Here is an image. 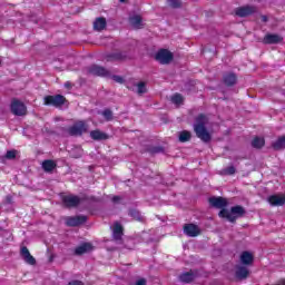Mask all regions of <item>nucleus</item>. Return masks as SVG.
<instances>
[{
  "mask_svg": "<svg viewBox=\"0 0 285 285\" xmlns=\"http://www.w3.org/2000/svg\"><path fill=\"white\" fill-rule=\"evenodd\" d=\"M195 121L196 124H194V131L196 132V137H198L200 141L208 144L213 139L210 132H208V129H206V124H208V116L205 114H199Z\"/></svg>",
  "mask_w": 285,
  "mask_h": 285,
  "instance_id": "obj_1",
  "label": "nucleus"
},
{
  "mask_svg": "<svg viewBox=\"0 0 285 285\" xmlns=\"http://www.w3.org/2000/svg\"><path fill=\"white\" fill-rule=\"evenodd\" d=\"M244 215H246V209L240 205L232 207L230 210L222 209L218 213V217L222 219H227V222H230V224H235V222H237L239 217H244Z\"/></svg>",
  "mask_w": 285,
  "mask_h": 285,
  "instance_id": "obj_2",
  "label": "nucleus"
},
{
  "mask_svg": "<svg viewBox=\"0 0 285 285\" xmlns=\"http://www.w3.org/2000/svg\"><path fill=\"white\" fill-rule=\"evenodd\" d=\"M87 75H91V77H105L110 79L111 73L106 67L99 65H91L86 68Z\"/></svg>",
  "mask_w": 285,
  "mask_h": 285,
  "instance_id": "obj_3",
  "label": "nucleus"
},
{
  "mask_svg": "<svg viewBox=\"0 0 285 285\" xmlns=\"http://www.w3.org/2000/svg\"><path fill=\"white\" fill-rule=\"evenodd\" d=\"M67 132L70 137H81V135L88 132V124L83 120L77 121L67 129Z\"/></svg>",
  "mask_w": 285,
  "mask_h": 285,
  "instance_id": "obj_4",
  "label": "nucleus"
},
{
  "mask_svg": "<svg viewBox=\"0 0 285 285\" xmlns=\"http://www.w3.org/2000/svg\"><path fill=\"white\" fill-rule=\"evenodd\" d=\"M68 99L63 95H53V96H45L43 105L45 106H53V108H61Z\"/></svg>",
  "mask_w": 285,
  "mask_h": 285,
  "instance_id": "obj_5",
  "label": "nucleus"
},
{
  "mask_svg": "<svg viewBox=\"0 0 285 285\" xmlns=\"http://www.w3.org/2000/svg\"><path fill=\"white\" fill-rule=\"evenodd\" d=\"M156 61H159L163 66H168L175 59V56L168 49H160L156 56Z\"/></svg>",
  "mask_w": 285,
  "mask_h": 285,
  "instance_id": "obj_6",
  "label": "nucleus"
},
{
  "mask_svg": "<svg viewBox=\"0 0 285 285\" xmlns=\"http://www.w3.org/2000/svg\"><path fill=\"white\" fill-rule=\"evenodd\" d=\"M10 108H11L12 115H16V117H23L26 116V112H28L26 105L17 98H14L11 101Z\"/></svg>",
  "mask_w": 285,
  "mask_h": 285,
  "instance_id": "obj_7",
  "label": "nucleus"
},
{
  "mask_svg": "<svg viewBox=\"0 0 285 285\" xmlns=\"http://www.w3.org/2000/svg\"><path fill=\"white\" fill-rule=\"evenodd\" d=\"M209 205L212 208H217L220 210H226V207L228 206V199L222 197V196H214L208 199Z\"/></svg>",
  "mask_w": 285,
  "mask_h": 285,
  "instance_id": "obj_8",
  "label": "nucleus"
},
{
  "mask_svg": "<svg viewBox=\"0 0 285 285\" xmlns=\"http://www.w3.org/2000/svg\"><path fill=\"white\" fill-rule=\"evenodd\" d=\"M86 222H88V216L83 215L71 216L66 218V225L72 228L81 226L82 224H86Z\"/></svg>",
  "mask_w": 285,
  "mask_h": 285,
  "instance_id": "obj_9",
  "label": "nucleus"
},
{
  "mask_svg": "<svg viewBox=\"0 0 285 285\" xmlns=\"http://www.w3.org/2000/svg\"><path fill=\"white\" fill-rule=\"evenodd\" d=\"M199 277V272L196 269H190L189 272H185L178 276V279L183 282V284H190L195 282Z\"/></svg>",
  "mask_w": 285,
  "mask_h": 285,
  "instance_id": "obj_10",
  "label": "nucleus"
},
{
  "mask_svg": "<svg viewBox=\"0 0 285 285\" xmlns=\"http://www.w3.org/2000/svg\"><path fill=\"white\" fill-rule=\"evenodd\" d=\"M62 204H65L66 208H77L81 204V198L76 195H67L62 197Z\"/></svg>",
  "mask_w": 285,
  "mask_h": 285,
  "instance_id": "obj_11",
  "label": "nucleus"
},
{
  "mask_svg": "<svg viewBox=\"0 0 285 285\" xmlns=\"http://www.w3.org/2000/svg\"><path fill=\"white\" fill-rule=\"evenodd\" d=\"M257 12V7L254 6H245V7H239L235 10L236 17H250V14H255Z\"/></svg>",
  "mask_w": 285,
  "mask_h": 285,
  "instance_id": "obj_12",
  "label": "nucleus"
},
{
  "mask_svg": "<svg viewBox=\"0 0 285 285\" xmlns=\"http://www.w3.org/2000/svg\"><path fill=\"white\" fill-rule=\"evenodd\" d=\"M184 233L187 237H198V235H202V229L195 224H186L184 226Z\"/></svg>",
  "mask_w": 285,
  "mask_h": 285,
  "instance_id": "obj_13",
  "label": "nucleus"
},
{
  "mask_svg": "<svg viewBox=\"0 0 285 285\" xmlns=\"http://www.w3.org/2000/svg\"><path fill=\"white\" fill-rule=\"evenodd\" d=\"M248 275H250V269L246 267V265L236 266L235 277L240 282L244 279H248Z\"/></svg>",
  "mask_w": 285,
  "mask_h": 285,
  "instance_id": "obj_14",
  "label": "nucleus"
},
{
  "mask_svg": "<svg viewBox=\"0 0 285 285\" xmlns=\"http://www.w3.org/2000/svg\"><path fill=\"white\" fill-rule=\"evenodd\" d=\"M269 206H285V195H272L267 197Z\"/></svg>",
  "mask_w": 285,
  "mask_h": 285,
  "instance_id": "obj_15",
  "label": "nucleus"
},
{
  "mask_svg": "<svg viewBox=\"0 0 285 285\" xmlns=\"http://www.w3.org/2000/svg\"><path fill=\"white\" fill-rule=\"evenodd\" d=\"M253 262H255V257L250 252L245 250L240 254V264L243 266H253Z\"/></svg>",
  "mask_w": 285,
  "mask_h": 285,
  "instance_id": "obj_16",
  "label": "nucleus"
},
{
  "mask_svg": "<svg viewBox=\"0 0 285 285\" xmlns=\"http://www.w3.org/2000/svg\"><path fill=\"white\" fill-rule=\"evenodd\" d=\"M89 135L94 139V141H106L107 139H109L108 134L99 129L91 130Z\"/></svg>",
  "mask_w": 285,
  "mask_h": 285,
  "instance_id": "obj_17",
  "label": "nucleus"
},
{
  "mask_svg": "<svg viewBox=\"0 0 285 285\" xmlns=\"http://www.w3.org/2000/svg\"><path fill=\"white\" fill-rule=\"evenodd\" d=\"M21 255H22V259H24V262L27 264H29L30 266H35V264H37V259H35V257L31 256L30 250L28 249V247H22L21 248Z\"/></svg>",
  "mask_w": 285,
  "mask_h": 285,
  "instance_id": "obj_18",
  "label": "nucleus"
},
{
  "mask_svg": "<svg viewBox=\"0 0 285 285\" xmlns=\"http://www.w3.org/2000/svg\"><path fill=\"white\" fill-rule=\"evenodd\" d=\"M112 237L116 242H121V237H124V226L121 224H114Z\"/></svg>",
  "mask_w": 285,
  "mask_h": 285,
  "instance_id": "obj_19",
  "label": "nucleus"
},
{
  "mask_svg": "<svg viewBox=\"0 0 285 285\" xmlns=\"http://www.w3.org/2000/svg\"><path fill=\"white\" fill-rule=\"evenodd\" d=\"M223 81H224L225 86L230 88V87L235 86V83H237V75H235L234 72H228L223 76Z\"/></svg>",
  "mask_w": 285,
  "mask_h": 285,
  "instance_id": "obj_20",
  "label": "nucleus"
},
{
  "mask_svg": "<svg viewBox=\"0 0 285 285\" xmlns=\"http://www.w3.org/2000/svg\"><path fill=\"white\" fill-rule=\"evenodd\" d=\"M283 38L279 35L268 33L264 37L263 43L273 45V43H282Z\"/></svg>",
  "mask_w": 285,
  "mask_h": 285,
  "instance_id": "obj_21",
  "label": "nucleus"
},
{
  "mask_svg": "<svg viewBox=\"0 0 285 285\" xmlns=\"http://www.w3.org/2000/svg\"><path fill=\"white\" fill-rule=\"evenodd\" d=\"M106 26H108V22L104 17L96 18V20L94 21V30H96V32H101V30H106Z\"/></svg>",
  "mask_w": 285,
  "mask_h": 285,
  "instance_id": "obj_22",
  "label": "nucleus"
},
{
  "mask_svg": "<svg viewBox=\"0 0 285 285\" xmlns=\"http://www.w3.org/2000/svg\"><path fill=\"white\" fill-rule=\"evenodd\" d=\"M41 166L45 173H52V170L57 168V163H55V160L47 159L42 161Z\"/></svg>",
  "mask_w": 285,
  "mask_h": 285,
  "instance_id": "obj_23",
  "label": "nucleus"
},
{
  "mask_svg": "<svg viewBox=\"0 0 285 285\" xmlns=\"http://www.w3.org/2000/svg\"><path fill=\"white\" fill-rule=\"evenodd\" d=\"M89 250H92V245L90 243H83L76 247L75 255H85V253H88Z\"/></svg>",
  "mask_w": 285,
  "mask_h": 285,
  "instance_id": "obj_24",
  "label": "nucleus"
},
{
  "mask_svg": "<svg viewBox=\"0 0 285 285\" xmlns=\"http://www.w3.org/2000/svg\"><path fill=\"white\" fill-rule=\"evenodd\" d=\"M272 148L274 150H284L285 149V135L278 137L273 144Z\"/></svg>",
  "mask_w": 285,
  "mask_h": 285,
  "instance_id": "obj_25",
  "label": "nucleus"
},
{
  "mask_svg": "<svg viewBox=\"0 0 285 285\" xmlns=\"http://www.w3.org/2000/svg\"><path fill=\"white\" fill-rule=\"evenodd\" d=\"M266 145V140L259 136H256L253 140H252V146L256 149H262L264 148V146Z\"/></svg>",
  "mask_w": 285,
  "mask_h": 285,
  "instance_id": "obj_26",
  "label": "nucleus"
},
{
  "mask_svg": "<svg viewBox=\"0 0 285 285\" xmlns=\"http://www.w3.org/2000/svg\"><path fill=\"white\" fill-rule=\"evenodd\" d=\"M129 216L132 217V219H135L136 222H146V218H144V216H141V213H139V210L137 209H130Z\"/></svg>",
  "mask_w": 285,
  "mask_h": 285,
  "instance_id": "obj_27",
  "label": "nucleus"
},
{
  "mask_svg": "<svg viewBox=\"0 0 285 285\" xmlns=\"http://www.w3.org/2000/svg\"><path fill=\"white\" fill-rule=\"evenodd\" d=\"M191 134L188 130H183L179 132L178 139L181 144H186V141H190Z\"/></svg>",
  "mask_w": 285,
  "mask_h": 285,
  "instance_id": "obj_28",
  "label": "nucleus"
},
{
  "mask_svg": "<svg viewBox=\"0 0 285 285\" xmlns=\"http://www.w3.org/2000/svg\"><path fill=\"white\" fill-rule=\"evenodd\" d=\"M129 23L134 28H139L141 26V16H134L129 18Z\"/></svg>",
  "mask_w": 285,
  "mask_h": 285,
  "instance_id": "obj_29",
  "label": "nucleus"
},
{
  "mask_svg": "<svg viewBox=\"0 0 285 285\" xmlns=\"http://www.w3.org/2000/svg\"><path fill=\"white\" fill-rule=\"evenodd\" d=\"M137 87V95H146V92H148V88H146V82L140 81L138 83H136Z\"/></svg>",
  "mask_w": 285,
  "mask_h": 285,
  "instance_id": "obj_30",
  "label": "nucleus"
},
{
  "mask_svg": "<svg viewBox=\"0 0 285 285\" xmlns=\"http://www.w3.org/2000/svg\"><path fill=\"white\" fill-rule=\"evenodd\" d=\"M124 59H126V56L122 53H114L107 57V61H124Z\"/></svg>",
  "mask_w": 285,
  "mask_h": 285,
  "instance_id": "obj_31",
  "label": "nucleus"
},
{
  "mask_svg": "<svg viewBox=\"0 0 285 285\" xmlns=\"http://www.w3.org/2000/svg\"><path fill=\"white\" fill-rule=\"evenodd\" d=\"M101 115H102L105 121H112V119H115V116H114L112 111L108 108L104 109L101 111Z\"/></svg>",
  "mask_w": 285,
  "mask_h": 285,
  "instance_id": "obj_32",
  "label": "nucleus"
},
{
  "mask_svg": "<svg viewBox=\"0 0 285 285\" xmlns=\"http://www.w3.org/2000/svg\"><path fill=\"white\" fill-rule=\"evenodd\" d=\"M147 153H149L150 155H159L160 153H164V147L161 146L148 147Z\"/></svg>",
  "mask_w": 285,
  "mask_h": 285,
  "instance_id": "obj_33",
  "label": "nucleus"
},
{
  "mask_svg": "<svg viewBox=\"0 0 285 285\" xmlns=\"http://www.w3.org/2000/svg\"><path fill=\"white\" fill-rule=\"evenodd\" d=\"M167 6L174 10H177L181 8V2L180 0H167Z\"/></svg>",
  "mask_w": 285,
  "mask_h": 285,
  "instance_id": "obj_34",
  "label": "nucleus"
},
{
  "mask_svg": "<svg viewBox=\"0 0 285 285\" xmlns=\"http://www.w3.org/2000/svg\"><path fill=\"white\" fill-rule=\"evenodd\" d=\"M171 101L178 106L179 104L184 102V96L176 94L171 97Z\"/></svg>",
  "mask_w": 285,
  "mask_h": 285,
  "instance_id": "obj_35",
  "label": "nucleus"
},
{
  "mask_svg": "<svg viewBox=\"0 0 285 285\" xmlns=\"http://www.w3.org/2000/svg\"><path fill=\"white\" fill-rule=\"evenodd\" d=\"M235 173H237L235 166H229L223 170V175H235Z\"/></svg>",
  "mask_w": 285,
  "mask_h": 285,
  "instance_id": "obj_36",
  "label": "nucleus"
},
{
  "mask_svg": "<svg viewBox=\"0 0 285 285\" xmlns=\"http://www.w3.org/2000/svg\"><path fill=\"white\" fill-rule=\"evenodd\" d=\"M17 158V150H8L6 154V159H16Z\"/></svg>",
  "mask_w": 285,
  "mask_h": 285,
  "instance_id": "obj_37",
  "label": "nucleus"
},
{
  "mask_svg": "<svg viewBox=\"0 0 285 285\" xmlns=\"http://www.w3.org/2000/svg\"><path fill=\"white\" fill-rule=\"evenodd\" d=\"M111 78L116 83H124V78L121 76H111Z\"/></svg>",
  "mask_w": 285,
  "mask_h": 285,
  "instance_id": "obj_38",
  "label": "nucleus"
},
{
  "mask_svg": "<svg viewBox=\"0 0 285 285\" xmlns=\"http://www.w3.org/2000/svg\"><path fill=\"white\" fill-rule=\"evenodd\" d=\"M67 285H86V284H83V282L81 281H71Z\"/></svg>",
  "mask_w": 285,
  "mask_h": 285,
  "instance_id": "obj_39",
  "label": "nucleus"
},
{
  "mask_svg": "<svg viewBox=\"0 0 285 285\" xmlns=\"http://www.w3.org/2000/svg\"><path fill=\"white\" fill-rule=\"evenodd\" d=\"M135 285H146V278L138 279Z\"/></svg>",
  "mask_w": 285,
  "mask_h": 285,
  "instance_id": "obj_40",
  "label": "nucleus"
},
{
  "mask_svg": "<svg viewBox=\"0 0 285 285\" xmlns=\"http://www.w3.org/2000/svg\"><path fill=\"white\" fill-rule=\"evenodd\" d=\"M65 88H67L68 90L72 89V82L70 81L65 82Z\"/></svg>",
  "mask_w": 285,
  "mask_h": 285,
  "instance_id": "obj_41",
  "label": "nucleus"
},
{
  "mask_svg": "<svg viewBox=\"0 0 285 285\" xmlns=\"http://www.w3.org/2000/svg\"><path fill=\"white\" fill-rule=\"evenodd\" d=\"M112 202H114V204H117V202H121V197H119V196H114V197H112Z\"/></svg>",
  "mask_w": 285,
  "mask_h": 285,
  "instance_id": "obj_42",
  "label": "nucleus"
},
{
  "mask_svg": "<svg viewBox=\"0 0 285 285\" xmlns=\"http://www.w3.org/2000/svg\"><path fill=\"white\" fill-rule=\"evenodd\" d=\"M262 21H263L264 23H266V21H268V17L262 16Z\"/></svg>",
  "mask_w": 285,
  "mask_h": 285,
  "instance_id": "obj_43",
  "label": "nucleus"
},
{
  "mask_svg": "<svg viewBox=\"0 0 285 285\" xmlns=\"http://www.w3.org/2000/svg\"><path fill=\"white\" fill-rule=\"evenodd\" d=\"M119 1H120V3H126L127 0H119Z\"/></svg>",
  "mask_w": 285,
  "mask_h": 285,
  "instance_id": "obj_44",
  "label": "nucleus"
},
{
  "mask_svg": "<svg viewBox=\"0 0 285 285\" xmlns=\"http://www.w3.org/2000/svg\"><path fill=\"white\" fill-rule=\"evenodd\" d=\"M7 199H8L9 204H10V199H11V198H10V197H7Z\"/></svg>",
  "mask_w": 285,
  "mask_h": 285,
  "instance_id": "obj_45",
  "label": "nucleus"
}]
</instances>
